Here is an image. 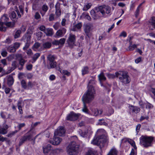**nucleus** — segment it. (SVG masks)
Masks as SVG:
<instances>
[{
  "mask_svg": "<svg viewBox=\"0 0 155 155\" xmlns=\"http://www.w3.org/2000/svg\"><path fill=\"white\" fill-rule=\"evenodd\" d=\"M8 114L5 112H1L0 113L1 117L3 119H5L7 117L6 115Z\"/></svg>",
  "mask_w": 155,
  "mask_h": 155,
  "instance_id": "864d4df0",
  "label": "nucleus"
},
{
  "mask_svg": "<svg viewBox=\"0 0 155 155\" xmlns=\"http://www.w3.org/2000/svg\"><path fill=\"white\" fill-rule=\"evenodd\" d=\"M18 132L17 130H15L14 131H12L9 133L7 135L8 137H12V136H14L16 133Z\"/></svg>",
  "mask_w": 155,
  "mask_h": 155,
  "instance_id": "8fccbe9b",
  "label": "nucleus"
},
{
  "mask_svg": "<svg viewBox=\"0 0 155 155\" xmlns=\"http://www.w3.org/2000/svg\"><path fill=\"white\" fill-rule=\"evenodd\" d=\"M151 25L155 28V17H153L152 18Z\"/></svg>",
  "mask_w": 155,
  "mask_h": 155,
  "instance_id": "69168bd1",
  "label": "nucleus"
},
{
  "mask_svg": "<svg viewBox=\"0 0 155 155\" xmlns=\"http://www.w3.org/2000/svg\"><path fill=\"white\" fill-rule=\"evenodd\" d=\"M144 3V2H142L141 4H140L137 7L136 11L135 12V16L137 17L138 15L139 14V11L140 8H141V6Z\"/></svg>",
  "mask_w": 155,
  "mask_h": 155,
  "instance_id": "c9c22d12",
  "label": "nucleus"
},
{
  "mask_svg": "<svg viewBox=\"0 0 155 155\" xmlns=\"http://www.w3.org/2000/svg\"><path fill=\"white\" fill-rule=\"evenodd\" d=\"M61 73H62L64 75H66L68 76H69L70 75V73L66 70H62Z\"/></svg>",
  "mask_w": 155,
  "mask_h": 155,
  "instance_id": "338daca9",
  "label": "nucleus"
},
{
  "mask_svg": "<svg viewBox=\"0 0 155 155\" xmlns=\"http://www.w3.org/2000/svg\"><path fill=\"white\" fill-rule=\"evenodd\" d=\"M18 63L16 61H12V68L14 69H15L17 67Z\"/></svg>",
  "mask_w": 155,
  "mask_h": 155,
  "instance_id": "de8ad7c7",
  "label": "nucleus"
},
{
  "mask_svg": "<svg viewBox=\"0 0 155 155\" xmlns=\"http://www.w3.org/2000/svg\"><path fill=\"white\" fill-rule=\"evenodd\" d=\"M101 8L99 6L96 7L94 9H92L90 12V14L93 18L95 20L100 18L101 16L100 15V12L104 17V11L101 9Z\"/></svg>",
  "mask_w": 155,
  "mask_h": 155,
  "instance_id": "423d86ee",
  "label": "nucleus"
},
{
  "mask_svg": "<svg viewBox=\"0 0 155 155\" xmlns=\"http://www.w3.org/2000/svg\"><path fill=\"white\" fill-rule=\"evenodd\" d=\"M82 26L81 23L80 22L74 25L71 30L74 31H78L81 29Z\"/></svg>",
  "mask_w": 155,
  "mask_h": 155,
  "instance_id": "a211bd4d",
  "label": "nucleus"
},
{
  "mask_svg": "<svg viewBox=\"0 0 155 155\" xmlns=\"http://www.w3.org/2000/svg\"><path fill=\"white\" fill-rule=\"evenodd\" d=\"M56 57L54 55L49 54L48 55L47 58L49 62L55 61V60L56 59Z\"/></svg>",
  "mask_w": 155,
  "mask_h": 155,
  "instance_id": "393cba45",
  "label": "nucleus"
},
{
  "mask_svg": "<svg viewBox=\"0 0 155 155\" xmlns=\"http://www.w3.org/2000/svg\"><path fill=\"white\" fill-rule=\"evenodd\" d=\"M55 136L54 135L52 140L49 141V142L53 145H57L60 143L62 139L61 138Z\"/></svg>",
  "mask_w": 155,
  "mask_h": 155,
  "instance_id": "2eb2a0df",
  "label": "nucleus"
},
{
  "mask_svg": "<svg viewBox=\"0 0 155 155\" xmlns=\"http://www.w3.org/2000/svg\"><path fill=\"white\" fill-rule=\"evenodd\" d=\"M54 19V15L53 14H51L50 15L49 20L50 21H53Z\"/></svg>",
  "mask_w": 155,
  "mask_h": 155,
  "instance_id": "4d7b16f0",
  "label": "nucleus"
},
{
  "mask_svg": "<svg viewBox=\"0 0 155 155\" xmlns=\"http://www.w3.org/2000/svg\"><path fill=\"white\" fill-rule=\"evenodd\" d=\"M62 151V150L60 148H56L53 150L54 153H58Z\"/></svg>",
  "mask_w": 155,
  "mask_h": 155,
  "instance_id": "bf43d9fd",
  "label": "nucleus"
},
{
  "mask_svg": "<svg viewBox=\"0 0 155 155\" xmlns=\"http://www.w3.org/2000/svg\"><path fill=\"white\" fill-rule=\"evenodd\" d=\"M102 113V111L101 110H98L97 109H96L94 111V115L97 116L99 114H101Z\"/></svg>",
  "mask_w": 155,
  "mask_h": 155,
  "instance_id": "a19ab883",
  "label": "nucleus"
},
{
  "mask_svg": "<svg viewBox=\"0 0 155 155\" xmlns=\"http://www.w3.org/2000/svg\"><path fill=\"white\" fill-rule=\"evenodd\" d=\"M92 5V4L91 3H86L84 5L82 10L84 11H87L91 8Z\"/></svg>",
  "mask_w": 155,
  "mask_h": 155,
  "instance_id": "bb28decb",
  "label": "nucleus"
},
{
  "mask_svg": "<svg viewBox=\"0 0 155 155\" xmlns=\"http://www.w3.org/2000/svg\"><path fill=\"white\" fill-rule=\"evenodd\" d=\"M107 77L109 78H114L116 77V75H115L114 74L109 73L107 74Z\"/></svg>",
  "mask_w": 155,
  "mask_h": 155,
  "instance_id": "052dcab7",
  "label": "nucleus"
},
{
  "mask_svg": "<svg viewBox=\"0 0 155 155\" xmlns=\"http://www.w3.org/2000/svg\"><path fill=\"white\" fill-rule=\"evenodd\" d=\"M153 141L155 138L152 136H142L140 138V144L145 148L151 146Z\"/></svg>",
  "mask_w": 155,
  "mask_h": 155,
  "instance_id": "7ed1b4c3",
  "label": "nucleus"
},
{
  "mask_svg": "<svg viewBox=\"0 0 155 155\" xmlns=\"http://www.w3.org/2000/svg\"><path fill=\"white\" fill-rule=\"evenodd\" d=\"M84 104V107L82 109V111L85 112L86 113L88 114V110L87 108L85 103H86L83 102Z\"/></svg>",
  "mask_w": 155,
  "mask_h": 155,
  "instance_id": "49530a36",
  "label": "nucleus"
},
{
  "mask_svg": "<svg viewBox=\"0 0 155 155\" xmlns=\"http://www.w3.org/2000/svg\"><path fill=\"white\" fill-rule=\"evenodd\" d=\"M97 124L101 125H107V124L104 122V119H100L99 120V122Z\"/></svg>",
  "mask_w": 155,
  "mask_h": 155,
  "instance_id": "a18cd8bd",
  "label": "nucleus"
},
{
  "mask_svg": "<svg viewBox=\"0 0 155 155\" xmlns=\"http://www.w3.org/2000/svg\"><path fill=\"white\" fill-rule=\"evenodd\" d=\"M66 29L62 28L57 31L55 33V37H61L63 36L66 32Z\"/></svg>",
  "mask_w": 155,
  "mask_h": 155,
  "instance_id": "4468645a",
  "label": "nucleus"
},
{
  "mask_svg": "<svg viewBox=\"0 0 155 155\" xmlns=\"http://www.w3.org/2000/svg\"><path fill=\"white\" fill-rule=\"evenodd\" d=\"M94 80H90L88 83V89L87 92L83 96L82 100L83 102L89 103L94 98L95 91L92 84L95 83Z\"/></svg>",
  "mask_w": 155,
  "mask_h": 155,
  "instance_id": "f257e3e1",
  "label": "nucleus"
},
{
  "mask_svg": "<svg viewBox=\"0 0 155 155\" xmlns=\"http://www.w3.org/2000/svg\"><path fill=\"white\" fill-rule=\"evenodd\" d=\"M66 39L64 38H61L59 41L60 45H62L64 43Z\"/></svg>",
  "mask_w": 155,
  "mask_h": 155,
  "instance_id": "13d9d810",
  "label": "nucleus"
},
{
  "mask_svg": "<svg viewBox=\"0 0 155 155\" xmlns=\"http://www.w3.org/2000/svg\"><path fill=\"white\" fill-rule=\"evenodd\" d=\"M137 48V45L135 44H134L132 45H130L129 47V50L130 51H133L134 48Z\"/></svg>",
  "mask_w": 155,
  "mask_h": 155,
  "instance_id": "680f3d73",
  "label": "nucleus"
},
{
  "mask_svg": "<svg viewBox=\"0 0 155 155\" xmlns=\"http://www.w3.org/2000/svg\"><path fill=\"white\" fill-rule=\"evenodd\" d=\"M49 64L50 65V67L48 68L49 69L51 68H54L56 67L57 63L55 61L49 62Z\"/></svg>",
  "mask_w": 155,
  "mask_h": 155,
  "instance_id": "e433bc0d",
  "label": "nucleus"
},
{
  "mask_svg": "<svg viewBox=\"0 0 155 155\" xmlns=\"http://www.w3.org/2000/svg\"><path fill=\"white\" fill-rule=\"evenodd\" d=\"M115 74L116 77L118 78L120 81L124 84H128L130 82V78L127 72L120 71L116 72Z\"/></svg>",
  "mask_w": 155,
  "mask_h": 155,
  "instance_id": "20e7f679",
  "label": "nucleus"
},
{
  "mask_svg": "<svg viewBox=\"0 0 155 155\" xmlns=\"http://www.w3.org/2000/svg\"><path fill=\"white\" fill-rule=\"evenodd\" d=\"M21 84L22 87L24 89L27 88V86L26 82L24 80H22L21 81Z\"/></svg>",
  "mask_w": 155,
  "mask_h": 155,
  "instance_id": "58836bf2",
  "label": "nucleus"
},
{
  "mask_svg": "<svg viewBox=\"0 0 155 155\" xmlns=\"http://www.w3.org/2000/svg\"><path fill=\"white\" fill-rule=\"evenodd\" d=\"M41 54L39 53H37L35 54L32 57V59L33 60L32 63H33L36 61L37 60L40 56Z\"/></svg>",
  "mask_w": 155,
  "mask_h": 155,
  "instance_id": "c85d7f7f",
  "label": "nucleus"
},
{
  "mask_svg": "<svg viewBox=\"0 0 155 155\" xmlns=\"http://www.w3.org/2000/svg\"><path fill=\"white\" fill-rule=\"evenodd\" d=\"M48 7L46 4H44L41 7L42 10L40 11V13L42 17L44 16L48 10Z\"/></svg>",
  "mask_w": 155,
  "mask_h": 155,
  "instance_id": "aec40b11",
  "label": "nucleus"
},
{
  "mask_svg": "<svg viewBox=\"0 0 155 155\" xmlns=\"http://www.w3.org/2000/svg\"><path fill=\"white\" fill-rule=\"evenodd\" d=\"M100 7H101V9H102L104 11V16L106 12V13L107 14H109L110 12L111 11V8L110 7L108 6H100Z\"/></svg>",
  "mask_w": 155,
  "mask_h": 155,
  "instance_id": "6ab92c4d",
  "label": "nucleus"
},
{
  "mask_svg": "<svg viewBox=\"0 0 155 155\" xmlns=\"http://www.w3.org/2000/svg\"><path fill=\"white\" fill-rule=\"evenodd\" d=\"M98 77L99 80L101 81H105L106 78L105 77L104 74L103 72H102L98 76Z\"/></svg>",
  "mask_w": 155,
  "mask_h": 155,
  "instance_id": "2f4dec72",
  "label": "nucleus"
},
{
  "mask_svg": "<svg viewBox=\"0 0 155 155\" xmlns=\"http://www.w3.org/2000/svg\"><path fill=\"white\" fill-rule=\"evenodd\" d=\"M55 14L57 18L59 17L61 14V11L60 9V4L58 2H57L55 6Z\"/></svg>",
  "mask_w": 155,
  "mask_h": 155,
  "instance_id": "dca6fc26",
  "label": "nucleus"
},
{
  "mask_svg": "<svg viewBox=\"0 0 155 155\" xmlns=\"http://www.w3.org/2000/svg\"><path fill=\"white\" fill-rule=\"evenodd\" d=\"M8 128V126L5 124L2 128H0V134H5L7 133V129Z\"/></svg>",
  "mask_w": 155,
  "mask_h": 155,
  "instance_id": "b1692460",
  "label": "nucleus"
},
{
  "mask_svg": "<svg viewBox=\"0 0 155 155\" xmlns=\"http://www.w3.org/2000/svg\"><path fill=\"white\" fill-rule=\"evenodd\" d=\"M105 132V130L103 129H99L97 130L96 132V134L97 135H98V136L102 135L106 136L105 134H104Z\"/></svg>",
  "mask_w": 155,
  "mask_h": 155,
  "instance_id": "72a5a7b5",
  "label": "nucleus"
},
{
  "mask_svg": "<svg viewBox=\"0 0 155 155\" xmlns=\"http://www.w3.org/2000/svg\"><path fill=\"white\" fill-rule=\"evenodd\" d=\"M84 31L86 35L89 38L91 35V31L93 29V25L92 24L88 23L84 26Z\"/></svg>",
  "mask_w": 155,
  "mask_h": 155,
  "instance_id": "9d476101",
  "label": "nucleus"
},
{
  "mask_svg": "<svg viewBox=\"0 0 155 155\" xmlns=\"http://www.w3.org/2000/svg\"><path fill=\"white\" fill-rule=\"evenodd\" d=\"M43 151L44 153H48L51 149V146L49 144H48L46 146L43 147Z\"/></svg>",
  "mask_w": 155,
  "mask_h": 155,
  "instance_id": "5701e85b",
  "label": "nucleus"
},
{
  "mask_svg": "<svg viewBox=\"0 0 155 155\" xmlns=\"http://www.w3.org/2000/svg\"><path fill=\"white\" fill-rule=\"evenodd\" d=\"M25 125V123H18V127L19 129V130H21V128L24 127Z\"/></svg>",
  "mask_w": 155,
  "mask_h": 155,
  "instance_id": "5fc2aeb1",
  "label": "nucleus"
},
{
  "mask_svg": "<svg viewBox=\"0 0 155 155\" xmlns=\"http://www.w3.org/2000/svg\"><path fill=\"white\" fill-rule=\"evenodd\" d=\"M27 62V60L21 58L19 59V63L20 66H24L25 64Z\"/></svg>",
  "mask_w": 155,
  "mask_h": 155,
  "instance_id": "4c0bfd02",
  "label": "nucleus"
},
{
  "mask_svg": "<svg viewBox=\"0 0 155 155\" xmlns=\"http://www.w3.org/2000/svg\"><path fill=\"white\" fill-rule=\"evenodd\" d=\"M8 51L12 53L15 52L16 50L14 46H9L8 48Z\"/></svg>",
  "mask_w": 155,
  "mask_h": 155,
  "instance_id": "c03bdc74",
  "label": "nucleus"
},
{
  "mask_svg": "<svg viewBox=\"0 0 155 155\" xmlns=\"http://www.w3.org/2000/svg\"><path fill=\"white\" fill-rule=\"evenodd\" d=\"M128 105L129 112L130 114H137L140 111V109L138 107L131 104Z\"/></svg>",
  "mask_w": 155,
  "mask_h": 155,
  "instance_id": "9b49d317",
  "label": "nucleus"
},
{
  "mask_svg": "<svg viewBox=\"0 0 155 155\" xmlns=\"http://www.w3.org/2000/svg\"><path fill=\"white\" fill-rule=\"evenodd\" d=\"M76 37L75 35L71 33L69 34L67 40V42L68 47L72 48L75 45Z\"/></svg>",
  "mask_w": 155,
  "mask_h": 155,
  "instance_id": "1a4fd4ad",
  "label": "nucleus"
},
{
  "mask_svg": "<svg viewBox=\"0 0 155 155\" xmlns=\"http://www.w3.org/2000/svg\"><path fill=\"white\" fill-rule=\"evenodd\" d=\"M80 115L79 114H75L73 112H71L67 116L66 119L67 120L75 121L78 119Z\"/></svg>",
  "mask_w": 155,
  "mask_h": 155,
  "instance_id": "f8f14e48",
  "label": "nucleus"
},
{
  "mask_svg": "<svg viewBox=\"0 0 155 155\" xmlns=\"http://www.w3.org/2000/svg\"><path fill=\"white\" fill-rule=\"evenodd\" d=\"M40 44L39 43L36 42L33 46L32 48L33 50L36 51L40 47Z\"/></svg>",
  "mask_w": 155,
  "mask_h": 155,
  "instance_id": "ea45409f",
  "label": "nucleus"
},
{
  "mask_svg": "<svg viewBox=\"0 0 155 155\" xmlns=\"http://www.w3.org/2000/svg\"><path fill=\"white\" fill-rule=\"evenodd\" d=\"M59 25V23L57 22L53 25V27L55 30H57L58 29Z\"/></svg>",
  "mask_w": 155,
  "mask_h": 155,
  "instance_id": "0e129e2a",
  "label": "nucleus"
},
{
  "mask_svg": "<svg viewBox=\"0 0 155 155\" xmlns=\"http://www.w3.org/2000/svg\"><path fill=\"white\" fill-rule=\"evenodd\" d=\"M82 74L84 75L87 74L89 72V68L87 66H85L82 70Z\"/></svg>",
  "mask_w": 155,
  "mask_h": 155,
  "instance_id": "f704fd0d",
  "label": "nucleus"
},
{
  "mask_svg": "<svg viewBox=\"0 0 155 155\" xmlns=\"http://www.w3.org/2000/svg\"><path fill=\"white\" fill-rule=\"evenodd\" d=\"M32 128H31L28 132L21 137L19 142V146H21L27 140H33L32 137L34 134V133L32 131Z\"/></svg>",
  "mask_w": 155,
  "mask_h": 155,
  "instance_id": "39448f33",
  "label": "nucleus"
},
{
  "mask_svg": "<svg viewBox=\"0 0 155 155\" xmlns=\"http://www.w3.org/2000/svg\"><path fill=\"white\" fill-rule=\"evenodd\" d=\"M45 33L47 36H52L54 34L53 30L51 28H46Z\"/></svg>",
  "mask_w": 155,
  "mask_h": 155,
  "instance_id": "4be33fe9",
  "label": "nucleus"
},
{
  "mask_svg": "<svg viewBox=\"0 0 155 155\" xmlns=\"http://www.w3.org/2000/svg\"><path fill=\"white\" fill-rule=\"evenodd\" d=\"M17 106L19 110V113L20 114H23V110L22 109L23 105L22 104V100L18 101L17 103Z\"/></svg>",
  "mask_w": 155,
  "mask_h": 155,
  "instance_id": "412c9836",
  "label": "nucleus"
},
{
  "mask_svg": "<svg viewBox=\"0 0 155 155\" xmlns=\"http://www.w3.org/2000/svg\"><path fill=\"white\" fill-rule=\"evenodd\" d=\"M85 155H95L94 151L91 150H89L86 153Z\"/></svg>",
  "mask_w": 155,
  "mask_h": 155,
  "instance_id": "603ef678",
  "label": "nucleus"
},
{
  "mask_svg": "<svg viewBox=\"0 0 155 155\" xmlns=\"http://www.w3.org/2000/svg\"><path fill=\"white\" fill-rule=\"evenodd\" d=\"M78 132L80 135L83 137H85L87 134L86 132H83L81 130H79Z\"/></svg>",
  "mask_w": 155,
  "mask_h": 155,
  "instance_id": "37998d69",
  "label": "nucleus"
},
{
  "mask_svg": "<svg viewBox=\"0 0 155 155\" xmlns=\"http://www.w3.org/2000/svg\"><path fill=\"white\" fill-rule=\"evenodd\" d=\"M91 143L94 145L99 146L100 148L101 149L107 145L108 139L106 136H98L97 137H94Z\"/></svg>",
  "mask_w": 155,
  "mask_h": 155,
  "instance_id": "f03ea898",
  "label": "nucleus"
},
{
  "mask_svg": "<svg viewBox=\"0 0 155 155\" xmlns=\"http://www.w3.org/2000/svg\"><path fill=\"white\" fill-rule=\"evenodd\" d=\"M21 31L20 30H18L17 31L15 34L14 35V38H17L20 37V34H21Z\"/></svg>",
  "mask_w": 155,
  "mask_h": 155,
  "instance_id": "79ce46f5",
  "label": "nucleus"
},
{
  "mask_svg": "<svg viewBox=\"0 0 155 155\" xmlns=\"http://www.w3.org/2000/svg\"><path fill=\"white\" fill-rule=\"evenodd\" d=\"M51 42H47L44 43L43 45V47L44 48L48 49L50 48L51 46Z\"/></svg>",
  "mask_w": 155,
  "mask_h": 155,
  "instance_id": "7c9ffc66",
  "label": "nucleus"
},
{
  "mask_svg": "<svg viewBox=\"0 0 155 155\" xmlns=\"http://www.w3.org/2000/svg\"><path fill=\"white\" fill-rule=\"evenodd\" d=\"M65 132V130L63 127H59L55 131L54 135L62 136L64 134Z\"/></svg>",
  "mask_w": 155,
  "mask_h": 155,
  "instance_id": "ddd939ff",
  "label": "nucleus"
},
{
  "mask_svg": "<svg viewBox=\"0 0 155 155\" xmlns=\"http://www.w3.org/2000/svg\"><path fill=\"white\" fill-rule=\"evenodd\" d=\"M1 55L3 57H6L7 54V52L5 50H3L1 53Z\"/></svg>",
  "mask_w": 155,
  "mask_h": 155,
  "instance_id": "774afa93",
  "label": "nucleus"
},
{
  "mask_svg": "<svg viewBox=\"0 0 155 155\" xmlns=\"http://www.w3.org/2000/svg\"><path fill=\"white\" fill-rule=\"evenodd\" d=\"M9 20V18L7 15H3L0 19V31H5L6 30V27L3 25H5Z\"/></svg>",
  "mask_w": 155,
  "mask_h": 155,
  "instance_id": "6e6552de",
  "label": "nucleus"
},
{
  "mask_svg": "<svg viewBox=\"0 0 155 155\" xmlns=\"http://www.w3.org/2000/svg\"><path fill=\"white\" fill-rule=\"evenodd\" d=\"M117 151L115 148L111 149L107 155H117Z\"/></svg>",
  "mask_w": 155,
  "mask_h": 155,
  "instance_id": "c756f323",
  "label": "nucleus"
},
{
  "mask_svg": "<svg viewBox=\"0 0 155 155\" xmlns=\"http://www.w3.org/2000/svg\"><path fill=\"white\" fill-rule=\"evenodd\" d=\"M33 65L31 64H27L26 65V68L28 71L31 70L32 68Z\"/></svg>",
  "mask_w": 155,
  "mask_h": 155,
  "instance_id": "e2e57ef3",
  "label": "nucleus"
},
{
  "mask_svg": "<svg viewBox=\"0 0 155 155\" xmlns=\"http://www.w3.org/2000/svg\"><path fill=\"white\" fill-rule=\"evenodd\" d=\"M15 22H9L8 21L5 25L8 27L12 28L15 26Z\"/></svg>",
  "mask_w": 155,
  "mask_h": 155,
  "instance_id": "473e14b6",
  "label": "nucleus"
},
{
  "mask_svg": "<svg viewBox=\"0 0 155 155\" xmlns=\"http://www.w3.org/2000/svg\"><path fill=\"white\" fill-rule=\"evenodd\" d=\"M31 34L30 33H27L23 36L24 39L26 40V42L30 43L31 39Z\"/></svg>",
  "mask_w": 155,
  "mask_h": 155,
  "instance_id": "a878e982",
  "label": "nucleus"
},
{
  "mask_svg": "<svg viewBox=\"0 0 155 155\" xmlns=\"http://www.w3.org/2000/svg\"><path fill=\"white\" fill-rule=\"evenodd\" d=\"M36 35L38 38V39H40L42 36L43 33L41 31H38L36 33Z\"/></svg>",
  "mask_w": 155,
  "mask_h": 155,
  "instance_id": "09e8293b",
  "label": "nucleus"
},
{
  "mask_svg": "<svg viewBox=\"0 0 155 155\" xmlns=\"http://www.w3.org/2000/svg\"><path fill=\"white\" fill-rule=\"evenodd\" d=\"M79 147V145L76 144L75 142H71L67 148L68 154L69 155H73L74 152L78 150Z\"/></svg>",
  "mask_w": 155,
  "mask_h": 155,
  "instance_id": "0eeeda50",
  "label": "nucleus"
},
{
  "mask_svg": "<svg viewBox=\"0 0 155 155\" xmlns=\"http://www.w3.org/2000/svg\"><path fill=\"white\" fill-rule=\"evenodd\" d=\"M14 82L13 77L11 75H9L8 78V84L9 86L12 85Z\"/></svg>",
  "mask_w": 155,
  "mask_h": 155,
  "instance_id": "cd10ccee",
  "label": "nucleus"
},
{
  "mask_svg": "<svg viewBox=\"0 0 155 155\" xmlns=\"http://www.w3.org/2000/svg\"><path fill=\"white\" fill-rule=\"evenodd\" d=\"M39 28L40 30L44 32V33L46 30L45 27L44 25H41L39 27Z\"/></svg>",
  "mask_w": 155,
  "mask_h": 155,
  "instance_id": "6e6d98bb",
  "label": "nucleus"
},
{
  "mask_svg": "<svg viewBox=\"0 0 155 155\" xmlns=\"http://www.w3.org/2000/svg\"><path fill=\"white\" fill-rule=\"evenodd\" d=\"M143 105L145 106L146 108L149 109L153 107V106L151 104L148 103L144 104Z\"/></svg>",
  "mask_w": 155,
  "mask_h": 155,
  "instance_id": "3c124183",
  "label": "nucleus"
},
{
  "mask_svg": "<svg viewBox=\"0 0 155 155\" xmlns=\"http://www.w3.org/2000/svg\"><path fill=\"white\" fill-rule=\"evenodd\" d=\"M16 14H17L19 18L21 17V15L20 14L18 9L15 10V12L14 11L11 12L10 15V16L11 18H16Z\"/></svg>",
  "mask_w": 155,
  "mask_h": 155,
  "instance_id": "f3484780",
  "label": "nucleus"
}]
</instances>
